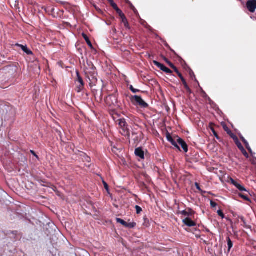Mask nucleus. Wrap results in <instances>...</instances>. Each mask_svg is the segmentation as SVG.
Returning <instances> with one entry per match:
<instances>
[{"label":"nucleus","mask_w":256,"mask_h":256,"mask_svg":"<svg viewBox=\"0 0 256 256\" xmlns=\"http://www.w3.org/2000/svg\"><path fill=\"white\" fill-rule=\"evenodd\" d=\"M117 122L120 128V132L124 136H130L129 130L126 125V120L124 118H120L118 120Z\"/></svg>","instance_id":"nucleus-1"},{"label":"nucleus","mask_w":256,"mask_h":256,"mask_svg":"<svg viewBox=\"0 0 256 256\" xmlns=\"http://www.w3.org/2000/svg\"><path fill=\"white\" fill-rule=\"evenodd\" d=\"M132 98L137 104L142 108H146L148 106V104L140 96H133Z\"/></svg>","instance_id":"nucleus-2"},{"label":"nucleus","mask_w":256,"mask_h":256,"mask_svg":"<svg viewBox=\"0 0 256 256\" xmlns=\"http://www.w3.org/2000/svg\"><path fill=\"white\" fill-rule=\"evenodd\" d=\"M116 220L118 223L122 224L126 228H134L136 224L134 222L128 223L120 218H116Z\"/></svg>","instance_id":"nucleus-3"},{"label":"nucleus","mask_w":256,"mask_h":256,"mask_svg":"<svg viewBox=\"0 0 256 256\" xmlns=\"http://www.w3.org/2000/svg\"><path fill=\"white\" fill-rule=\"evenodd\" d=\"M246 6L248 10L254 12L256 9V0H248Z\"/></svg>","instance_id":"nucleus-4"},{"label":"nucleus","mask_w":256,"mask_h":256,"mask_svg":"<svg viewBox=\"0 0 256 256\" xmlns=\"http://www.w3.org/2000/svg\"><path fill=\"white\" fill-rule=\"evenodd\" d=\"M154 64L158 68H160L164 72L167 74H171L172 72V70L164 66L163 64L160 63L157 61H154Z\"/></svg>","instance_id":"nucleus-5"},{"label":"nucleus","mask_w":256,"mask_h":256,"mask_svg":"<svg viewBox=\"0 0 256 256\" xmlns=\"http://www.w3.org/2000/svg\"><path fill=\"white\" fill-rule=\"evenodd\" d=\"M176 140L178 144V145H180L184 150V152H186L188 150V146L186 143L183 140L178 137H176Z\"/></svg>","instance_id":"nucleus-6"},{"label":"nucleus","mask_w":256,"mask_h":256,"mask_svg":"<svg viewBox=\"0 0 256 256\" xmlns=\"http://www.w3.org/2000/svg\"><path fill=\"white\" fill-rule=\"evenodd\" d=\"M236 143L238 148L242 152V154L244 156H245L246 158H248V154L244 150V148L242 146V144L238 141V138H236Z\"/></svg>","instance_id":"nucleus-7"},{"label":"nucleus","mask_w":256,"mask_h":256,"mask_svg":"<svg viewBox=\"0 0 256 256\" xmlns=\"http://www.w3.org/2000/svg\"><path fill=\"white\" fill-rule=\"evenodd\" d=\"M183 222L187 226L192 227L196 225V224L189 218H186L182 220Z\"/></svg>","instance_id":"nucleus-8"},{"label":"nucleus","mask_w":256,"mask_h":256,"mask_svg":"<svg viewBox=\"0 0 256 256\" xmlns=\"http://www.w3.org/2000/svg\"><path fill=\"white\" fill-rule=\"evenodd\" d=\"M135 154L139 157L140 159L143 160L144 159V152L142 150V149L140 148H136L134 152Z\"/></svg>","instance_id":"nucleus-9"},{"label":"nucleus","mask_w":256,"mask_h":256,"mask_svg":"<svg viewBox=\"0 0 256 256\" xmlns=\"http://www.w3.org/2000/svg\"><path fill=\"white\" fill-rule=\"evenodd\" d=\"M18 46H20L22 49V50L24 52H25L26 54H32V51L30 50H29L26 46H23L22 44H18Z\"/></svg>","instance_id":"nucleus-10"},{"label":"nucleus","mask_w":256,"mask_h":256,"mask_svg":"<svg viewBox=\"0 0 256 256\" xmlns=\"http://www.w3.org/2000/svg\"><path fill=\"white\" fill-rule=\"evenodd\" d=\"M168 140L171 142V144L174 146L176 148H178V150H180V147L178 145V142H176L174 140L171 136L167 137Z\"/></svg>","instance_id":"nucleus-11"},{"label":"nucleus","mask_w":256,"mask_h":256,"mask_svg":"<svg viewBox=\"0 0 256 256\" xmlns=\"http://www.w3.org/2000/svg\"><path fill=\"white\" fill-rule=\"evenodd\" d=\"M82 36L84 38L85 40L86 41L87 44H88V46L90 48H92V44L91 43L90 40H89L88 36L84 33H83L82 34Z\"/></svg>","instance_id":"nucleus-12"},{"label":"nucleus","mask_w":256,"mask_h":256,"mask_svg":"<svg viewBox=\"0 0 256 256\" xmlns=\"http://www.w3.org/2000/svg\"><path fill=\"white\" fill-rule=\"evenodd\" d=\"M178 76L180 78L183 84H184L185 88L187 89V90H189V88L185 80L184 79V78H183V76H182V74L180 73H178Z\"/></svg>","instance_id":"nucleus-13"},{"label":"nucleus","mask_w":256,"mask_h":256,"mask_svg":"<svg viewBox=\"0 0 256 256\" xmlns=\"http://www.w3.org/2000/svg\"><path fill=\"white\" fill-rule=\"evenodd\" d=\"M240 191L243 192V191H246V189L241 184H240L238 183H237V184L235 186Z\"/></svg>","instance_id":"nucleus-14"},{"label":"nucleus","mask_w":256,"mask_h":256,"mask_svg":"<svg viewBox=\"0 0 256 256\" xmlns=\"http://www.w3.org/2000/svg\"><path fill=\"white\" fill-rule=\"evenodd\" d=\"M241 138H242V142L245 144L246 146V148H248V150L250 152H251V148L250 147V146H249L248 143V142L243 137H242Z\"/></svg>","instance_id":"nucleus-15"},{"label":"nucleus","mask_w":256,"mask_h":256,"mask_svg":"<svg viewBox=\"0 0 256 256\" xmlns=\"http://www.w3.org/2000/svg\"><path fill=\"white\" fill-rule=\"evenodd\" d=\"M228 250L230 251L231 248L232 246V242L230 238H228Z\"/></svg>","instance_id":"nucleus-16"},{"label":"nucleus","mask_w":256,"mask_h":256,"mask_svg":"<svg viewBox=\"0 0 256 256\" xmlns=\"http://www.w3.org/2000/svg\"><path fill=\"white\" fill-rule=\"evenodd\" d=\"M78 80L77 82L80 84V86H84V82L82 80V79L78 76Z\"/></svg>","instance_id":"nucleus-17"},{"label":"nucleus","mask_w":256,"mask_h":256,"mask_svg":"<svg viewBox=\"0 0 256 256\" xmlns=\"http://www.w3.org/2000/svg\"><path fill=\"white\" fill-rule=\"evenodd\" d=\"M240 196L243 199L247 200V201H250V198H248V196H245L244 194H239Z\"/></svg>","instance_id":"nucleus-18"},{"label":"nucleus","mask_w":256,"mask_h":256,"mask_svg":"<svg viewBox=\"0 0 256 256\" xmlns=\"http://www.w3.org/2000/svg\"><path fill=\"white\" fill-rule=\"evenodd\" d=\"M110 4L111 6H112V8L116 11L118 10V9H119L114 1H112V2H110Z\"/></svg>","instance_id":"nucleus-19"},{"label":"nucleus","mask_w":256,"mask_h":256,"mask_svg":"<svg viewBox=\"0 0 256 256\" xmlns=\"http://www.w3.org/2000/svg\"><path fill=\"white\" fill-rule=\"evenodd\" d=\"M136 213L138 214H140L141 212L142 211V208L138 206H136Z\"/></svg>","instance_id":"nucleus-20"},{"label":"nucleus","mask_w":256,"mask_h":256,"mask_svg":"<svg viewBox=\"0 0 256 256\" xmlns=\"http://www.w3.org/2000/svg\"><path fill=\"white\" fill-rule=\"evenodd\" d=\"M130 90H131V91L134 93H136V92H139L138 90L135 89L134 88V87L132 86H130Z\"/></svg>","instance_id":"nucleus-21"},{"label":"nucleus","mask_w":256,"mask_h":256,"mask_svg":"<svg viewBox=\"0 0 256 256\" xmlns=\"http://www.w3.org/2000/svg\"><path fill=\"white\" fill-rule=\"evenodd\" d=\"M182 214L184 215V216H189L190 215V213L188 212L186 210H183L181 212Z\"/></svg>","instance_id":"nucleus-22"},{"label":"nucleus","mask_w":256,"mask_h":256,"mask_svg":"<svg viewBox=\"0 0 256 256\" xmlns=\"http://www.w3.org/2000/svg\"><path fill=\"white\" fill-rule=\"evenodd\" d=\"M218 214L222 218H224V214L222 212L221 210H218Z\"/></svg>","instance_id":"nucleus-23"},{"label":"nucleus","mask_w":256,"mask_h":256,"mask_svg":"<svg viewBox=\"0 0 256 256\" xmlns=\"http://www.w3.org/2000/svg\"><path fill=\"white\" fill-rule=\"evenodd\" d=\"M102 182H103V184L104 185V187L105 189L107 191H108V184L104 180L102 181Z\"/></svg>","instance_id":"nucleus-24"},{"label":"nucleus","mask_w":256,"mask_h":256,"mask_svg":"<svg viewBox=\"0 0 256 256\" xmlns=\"http://www.w3.org/2000/svg\"><path fill=\"white\" fill-rule=\"evenodd\" d=\"M210 206L212 207V208H215L216 206H217V204L216 202L211 200L210 201Z\"/></svg>","instance_id":"nucleus-25"},{"label":"nucleus","mask_w":256,"mask_h":256,"mask_svg":"<svg viewBox=\"0 0 256 256\" xmlns=\"http://www.w3.org/2000/svg\"><path fill=\"white\" fill-rule=\"evenodd\" d=\"M172 68L178 74V73H180V72H178V70L176 68L174 65V64H172Z\"/></svg>","instance_id":"nucleus-26"},{"label":"nucleus","mask_w":256,"mask_h":256,"mask_svg":"<svg viewBox=\"0 0 256 256\" xmlns=\"http://www.w3.org/2000/svg\"><path fill=\"white\" fill-rule=\"evenodd\" d=\"M118 13L120 14V16L122 18V15H124V14L120 10L118 9V10L116 11Z\"/></svg>","instance_id":"nucleus-27"},{"label":"nucleus","mask_w":256,"mask_h":256,"mask_svg":"<svg viewBox=\"0 0 256 256\" xmlns=\"http://www.w3.org/2000/svg\"><path fill=\"white\" fill-rule=\"evenodd\" d=\"M230 182H231V183L234 184V186H236V185L237 184V182H236L234 179L232 178H231L230 179Z\"/></svg>","instance_id":"nucleus-28"},{"label":"nucleus","mask_w":256,"mask_h":256,"mask_svg":"<svg viewBox=\"0 0 256 256\" xmlns=\"http://www.w3.org/2000/svg\"><path fill=\"white\" fill-rule=\"evenodd\" d=\"M122 19V22L124 23L125 22H126L127 20L126 19V18L125 17L124 15H122V16L121 18Z\"/></svg>","instance_id":"nucleus-29"},{"label":"nucleus","mask_w":256,"mask_h":256,"mask_svg":"<svg viewBox=\"0 0 256 256\" xmlns=\"http://www.w3.org/2000/svg\"><path fill=\"white\" fill-rule=\"evenodd\" d=\"M124 26H126V28H128V21L125 22H124Z\"/></svg>","instance_id":"nucleus-30"},{"label":"nucleus","mask_w":256,"mask_h":256,"mask_svg":"<svg viewBox=\"0 0 256 256\" xmlns=\"http://www.w3.org/2000/svg\"><path fill=\"white\" fill-rule=\"evenodd\" d=\"M195 185H196V188L200 190V187L198 184V183H196Z\"/></svg>","instance_id":"nucleus-31"},{"label":"nucleus","mask_w":256,"mask_h":256,"mask_svg":"<svg viewBox=\"0 0 256 256\" xmlns=\"http://www.w3.org/2000/svg\"><path fill=\"white\" fill-rule=\"evenodd\" d=\"M166 62L169 64V66L172 68V64H173L167 60H166Z\"/></svg>","instance_id":"nucleus-32"},{"label":"nucleus","mask_w":256,"mask_h":256,"mask_svg":"<svg viewBox=\"0 0 256 256\" xmlns=\"http://www.w3.org/2000/svg\"><path fill=\"white\" fill-rule=\"evenodd\" d=\"M190 74L191 76H194V73L193 72L190 71Z\"/></svg>","instance_id":"nucleus-33"},{"label":"nucleus","mask_w":256,"mask_h":256,"mask_svg":"<svg viewBox=\"0 0 256 256\" xmlns=\"http://www.w3.org/2000/svg\"><path fill=\"white\" fill-rule=\"evenodd\" d=\"M212 131L213 132L214 136H216V135L217 134L216 132L214 131V129H212Z\"/></svg>","instance_id":"nucleus-34"},{"label":"nucleus","mask_w":256,"mask_h":256,"mask_svg":"<svg viewBox=\"0 0 256 256\" xmlns=\"http://www.w3.org/2000/svg\"><path fill=\"white\" fill-rule=\"evenodd\" d=\"M90 158H89V157H87V158H86V160L87 162H89L90 161Z\"/></svg>","instance_id":"nucleus-35"},{"label":"nucleus","mask_w":256,"mask_h":256,"mask_svg":"<svg viewBox=\"0 0 256 256\" xmlns=\"http://www.w3.org/2000/svg\"><path fill=\"white\" fill-rule=\"evenodd\" d=\"M108 1L110 3L111 2H112L113 0H108Z\"/></svg>","instance_id":"nucleus-36"},{"label":"nucleus","mask_w":256,"mask_h":256,"mask_svg":"<svg viewBox=\"0 0 256 256\" xmlns=\"http://www.w3.org/2000/svg\"><path fill=\"white\" fill-rule=\"evenodd\" d=\"M216 138H217V139H218V134L216 135Z\"/></svg>","instance_id":"nucleus-37"},{"label":"nucleus","mask_w":256,"mask_h":256,"mask_svg":"<svg viewBox=\"0 0 256 256\" xmlns=\"http://www.w3.org/2000/svg\"><path fill=\"white\" fill-rule=\"evenodd\" d=\"M31 152H32V154H34V152L31 150Z\"/></svg>","instance_id":"nucleus-38"}]
</instances>
